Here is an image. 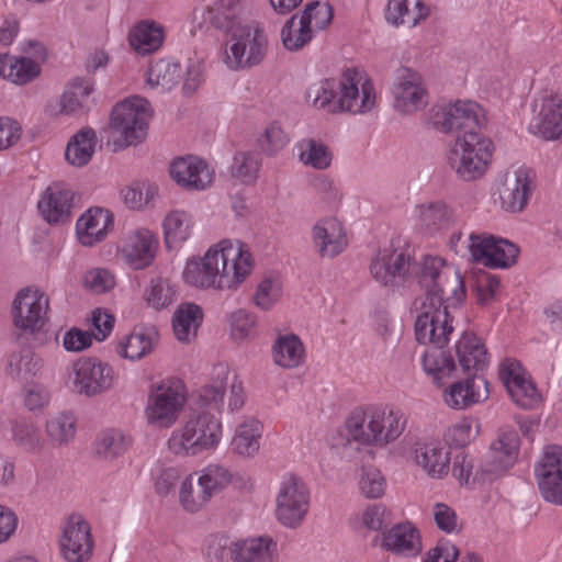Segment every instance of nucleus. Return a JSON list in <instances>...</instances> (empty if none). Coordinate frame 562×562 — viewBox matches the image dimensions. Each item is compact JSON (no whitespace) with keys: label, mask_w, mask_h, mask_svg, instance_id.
<instances>
[{"label":"nucleus","mask_w":562,"mask_h":562,"mask_svg":"<svg viewBox=\"0 0 562 562\" xmlns=\"http://www.w3.org/2000/svg\"><path fill=\"white\" fill-rule=\"evenodd\" d=\"M415 273L426 295L416 306L420 311L414 326L416 340L446 346L467 295L463 279L453 266L438 257H425Z\"/></svg>","instance_id":"nucleus-1"},{"label":"nucleus","mask_w":562,"mask_h":562,"mask_svg":"<svg viewBox=\"0 0 562 562\" xmlns=\"http://www.w3.org/2000/svg\"><path fill=\"white\" fill-rule=\"evenodd\" d=\"M60 547L68 562L88 560L93 548L89 524L78 515L70 516L64 528Z\"/></svg>","instance_id":"nucleus-20"},{"label":"nucleus","mask_w":562,"mask_h":562,"mask_svg":"<svg viewBox=\"0 0 562 562\" xmlns=\"http://www.w3.org/2000/svg\"><path fill=\"white\" fill-rule=\"evenodd\" d=\"M280 296V286L271 279H265L258 285L254 295L255 304L262 308L269 310Z\"/></svg>","instance_id":"nucleus-63"},{"label":"nucleus","mask_w":562,"mask_h":562,"mask_svg":"<svg viewBox=\"0 0 562 562\" xmlns=\"http://www.w3.org/2000/svg\"><path fill=\"white\" fill-rule=\"evenodd\" d=\"M394 108L404 114L423 109L427 104V92L419 72L400 67L394 75L392 85Z\"/></svg>","instance_id":"nucleus-14"},{"label":"nucleus","mask_w":562,"mask_h":562,"mask_svg":"<svg viewBox=\"0 0 562 562\" xmlns=\"http://www.w3.org/2000/svg\"><path fill=\"white\" fill-rule=\"evenodd\" d=\"M432 126L442 133L463 132L462 136L479 133L485 123V115L480 104L473 101L435 105L430 111Z\"/></svg>","instance_id":"nucleus-9"},{"label":"nucleus","mask_w":562,"mask_h":562,"mask_svg":"<svg viewBox=\"0 0 562 562\" xmlns=\"http://www.w3.org/2000/svg\"><path fill=\"white\" fill-rule=\"evenodd\" d=\"M74 192L64 184L54 183L43 193L37 207L49 224H64L70 220Z\"/></svg>","instance_id":"nucleus-23"},{"label":"nucleus","mask_w":562,"mask_h":562,"mask_svg":"<svg viewBox=\"0 0 562 562\" xmlns=\"http://www.w3.org/2000/svg\"><path fill=\"white\" fill-rule=\"evenodd\" d=\"M499 378L507 389L512 400L524 409L535 408L541 401L536 385L526 378V372L519 361L506 359L501 364Z\"/></svg>","instance_id":"nucleus-17"},{"label":"nucleus","mask_w":562,"mask_h":562,"mask_svg":"<svg viewBox=\"0 0 562 562\" xmlns=\"http://www.w3.org/2000/svg\"><path fill=\"white\" fill-rule=\"evenodd\" d=\"M155 336V331L132 333L125 342L119 345L117 353L131 360H139L153 350Z\"/></svg>","instance_id":"nucleus-47"},{"label":"nucleus","mask_w":562,"mask_h":562,"mask_svg":"<svg viewBox=\"0 0 562 562\" xmlns=\"http://www.w3.org/2000/svg\"><path fill=\"white\" fill-rule=\"evenodd\" d=\"M231 40L233 43L226 49L224 61L232 70L250 69L267 56L269 41L257 23L237 29Z\"/></svg>","instance_id":"nucleus-8"},{"label":"nucleus","mask_w":562,"mask_h":562,"mask_svg":"<svg viewBox=\"0 0 562 562\" xmlns=\"http://www.w3.org/2000/svg\"><path fill=\"white\" fill-rule=\"evenodd\" d=\"M204 19L216 30L231 34V36L233 33H237V29L247 24L240 0H217L207 9Z\"/></svg>","instance_id":"nucleus-28"},{"label":"nucleus","mask_w":562,"mask_h":562,"mask_svg":"<svg viewBox=\"0 0 562 562\" xmlns=\"http://www.w3.org/2000/svg\"><path fill=\"white\" fill-rule=\"evenodd\" d=\"M97 145V134L91 127H85L69 139L65 157L66 160L77 167L86 166L92 158Z\"/></svg>","instance_id":"nucleus-37"},{"label":"nucleus","mask_w":562,"mask_h":562,"mask_svg":"<svg viewBox=\"0 0 562 562\" xmlns=\"http://www.w3.org/2000/svg\"><path fill=\"white\" fill-rule=\"evenodd\" d=\"M113 225V215L104 209L91 207L77 221L76 234L81 245L92 247L103 240Z\"/></svg>","instance_id":"nucleus-25"},{"label":"nucleus","mask_w":562,"mask_h":562,"mask_svg":"<svg viewBox=\"0 0 562 562\" xmlns=\"http://www.w3.org/2000/svg\"><path fill=\"white\" fill-rule=\"evenodd\" d=\"M456 355L462 371L473 375L483 371L488 362L487 350L474 333L464 331L456 345Z\"/></svg>","instance_id":"nucleus-26"},{"label":"nucleus","mask_w":562,"mask_h":562,"mask_svg":"<svg viewBox=\"0 0 562 562\" xmlns=\"http://www.w3.org/2000/svg\"><path fill=\"white\" fill-rule=\"evenodd\" d=\"M75 390L86 396H94L110 390L114 384L113 369L97 359H86L75 367Z\"/></svg>","instance_id":"nucleus-19"},{"label":"nucleus","mask_w":562,"mask_h":562,"mask_svg":"<svg viewBox=\"0 0 562 562\" xmlns=\"http://www.w3.org/2000/svg\"><path fill=\"white\" fill-rule=\"evenodd\" d=\"M147 75V82L151 87H159L161 91H170L181 80L182 68L179 63L159 59L149 66Z\"/></svg>","instance_id":"nucleus-42"},{"label":"nucleus","mask_w":562,"mask_h":562,"mask_svg":"<svg viewBox=\"0 0 562 562\" xmlns=\"http://www.w3.org/2000/svg\"><path fill=\"white\" fill-rule=\"evenodd\" d=\"M251 254L239 241L224 239L211 247L200 260L188 261L184 281L193 286L235 289L250 273Z\"/></svg>","instance_id":"nucleus-3"},{"label":"nucleus","mask_w":562,"mask_h":562,"mask_svg":"<svg viewBox=\"0 0 562 562\" xmlns=\"http://www.w3.org/2000/svg\"><path fill=\"white\" fill-rule=\"evenodd\" d=\"M358 72L348 68L340 80L326 79L319 86L311 87L306 94L313 99V104L326 110L328 113L350 112L363 114L370 112L375 105V92L370 80L361 85L359 93Z\"/></svg>","instance_id":"nucleus-4"},{"label":"nucleus","mask_w":562,"mask_h":562,"mask_svg":"<svg viewBox=\"0 0 562 562\" xmlns=\"http://www.w3.org/2000/svg\"><path fill=\"white\" fill-rule=\"evenodd\" d=\"M176 290L167 279L156 278L150 282L146 292V300L150 306L161 310L169 306L176 300Z\"/></svg>","instance_id":"nucleus-52"},{"label":"nucleus","mask_w":562,"mask_h":562,"mask_svg":"<svg viewBox=\"0 0 562 562\" xmlns=\"http://www.w3.org/2000/svg\"><path fill=\"white\" fill-rule=\"evenodd\" d=\"M434 519L437 527L447 533L458 530V518L456 512L443 503L435 504Z\"/></svg>","instance_id":"nucleus-64"},{"label":"nucleus","mask_w":562,"mask_h":562,"mask_svg":"<svg viewBox=\"0 0 562 562\" xmlns=\"http://www.w3.org/2000/svg\"><path fill=\"white\" fill-rule=\"evenodd\" d=\"M259 170V161L256 155L250 153H238L231 166L233 177L240 179L244 183L255 181Z\"/></svg>","instance_id":"nucleus-55"},{"label":"nucleus","mask_w":562,"mask_h":562,"mask_svg":"<svg viewBox=\"0 0 562 562\" xmlns=\"http://www.w3.org/2000/svg\"><path fill=\"white\" fill-rule=\"evenodd\" d=\"M420 226L429 232L449 228L456 222V214L442 201H434L418 206Z\"/></svg>","instance_id":"nucleus-38"},{"label":"nucleus","mask_w":562,"mask_h":562,"mask_svg":"<svg viewBox=\"0 0 562 562\" xmlns=\"http://www.w3.org/2000/svg\"><path fill=\"white\" fill-rule=\"evenodd\" d=\"M495 236L482 233V234H470L469 235V244L467 248L469 249L472 258L476 262L487 261V256L491 254L492 244L494 243Z\"/></svg>","instance_id":"nucleus-61"},{"label":"nucleus","mask_w":562,"mask_h":562,"mask_svg":"<svg viewBox=\"0 0 562 562\" xmlns=\"http://www.w3.org/2000/svg\"><path fill=\"white\" fill-rule=\"evenodd\" d=\"M536 133L544 139H558L562 136V93L542 100Z\"/></svg>","instance_id":"nucleus-31"},{"label":"nucleus","mask_w":562,"mask_h":562,"mask_svg":"<svg viewBox=\"0 0 562 562\" xmlns=\"http://www.w3.org/2000/svg\"><path fill=\"white\" fill-rule=\"evenodd\" d=\"M301 160L316 169H326L330 166L331 154L328 148L314 139L307 140V150L301 153Z\"/></svg>","instance_id":"nucleus-59"},{"label":"nucleus","mask_w":562,"mask_h":562,"mask_svg":"<svg viewBox=\"0 0 562 562\" xmlns=\"http://www.w3.org/2000/svg\"><path fill=\"white\" fill-rule=\"evenodd\" d=\"M487 381L476 374L453 383L445 393V402L454 409H464L488 397Z\"/></svg>","instance_id":"nucleus-24"},{"label":"nucleus","mask_w":562,"mask_h":562,"mask_svg":"<svg viewBox=\"0 0 562 562\" xmlns=\"http://www.w3.org/2000/svg\"><path fill=\"white\" fill-rule=\"evenodd\" d=\"M305 356V348L295 334L280 335L272 346V358L277 366L292 369L299 367Z\"/></svg>","instance_id":"nucleus-34"},{"label":"nucleus","mask_w":562,"mask_h":562,"mask_svg":"<svg viewBox=\"0 0 562 562\" xmlns=\"http://www.w3.org/2000/svg\"><path fill=\"white\" fill-rule=\"evenodd\" d=\"M156 245L157 241L149 231H137L128 236L124 252L135 269H143L154 259Z\"/></svg>","instance_id":"nucleus-33"},{"label":"nucleus","mask_w":562,"mask_h":562,"mask_svg":"<svg viewBox=\"0 0 562 562\" xmlns=\"http://www.w3.org/2000/svg\"><path fill=\"white\" fill-rule=\"evenodd\" d=\"M313 36V30L296 14L291 16L281 31L283 45L286 49L296 52L303 48Z\"/></svg>","instance_id":"nucleus-44"},{"label":"nucleus","mask_w":562,"mask_h":562,"mask_svg":"<svg viewBox=\"0 0 562 562\" xmlns=\"http://www.w3.org/2000/svg\"><path fill=\"white\" fill-rule=\"evenodd\" d=\"M539 492L544 501L562 505V447L547 446L535 467Z\"/></svg>","instance_id":"nucleus-13"},{"label":"nucleus","mask_w":562,"mask_h":562,"mask_svg":"<svg viewBox=\"0 0 562 562\" xmlns=\"http://www.w3.org/2000/svg\"><path fill=\"white\" fill-rule=\"evenodd\" d=\"M519 442L518 434L514 429L501 431L481 463V477L493 481L506 473L516 462Z\"/></svg>","instance_id":"nucleus-15"},{"label":"nucleus","mask_w":562,"mask_h":562,"mask_svg":"<svg viewBox=\"0 0 562 562\" xmlns=\"http://www.w3.org/2000/svg\"><path fill=\"white\" fill-rule=\"evenodd\" d=\"M288 143L286 134L276 123L270 124L261 138L259 145L261 149L268 155H274L278 150L282 149Z\"/></svg>","instance_id":"nucleus-62"},{"label":"nucleus","mask_w":562,"mask_h":562,"mask_svg":"<svg viewBox=\"0 0 562 562\" xmlns=\"http://www.w3.org/2000/svg\"><path fill=\"white\" fill-rule=\"evenodd\" d=\"M169 171L171 178L184 188L200 190L212 181L206 164L198 157L178 158Z\"/></svg>","instance_id":"nucleus-27"},{"label":"nucleus","mask_w":562,"mask_h":562,"mask_svg":"<svg viewBox=\"0 0 562 562\" xmlns=\"http://www.w3.org/2000/svg\"><path fill=\"white\" fill-rule=\"evenodd\" d=\"M494 144L480 133L457 136L448 153V164L457 177L463 181H474L486 172L492 161Z\"/></svg>","instance_id":"nucleus-6"},{"label":"nucleus","mask_w":562,"mask_h":562,"mask_svg":"<svg viewBox=\"0 0 562 562\" xmlns=\"http://www.w3.org/2000/svg\"><path fill=\"white\" fill-rule=\"evenodd\" d=\"M477 432V426L473 427L472 422L464 419L449 427L443 438L449 447L463 448L476 437Z\"/></svg>","instance_id":"nucleus-57"},{"label":"nucleus","mask_w":562,"mask_h":562,"mask_svg":"<svg viewBox=\"0 0 562 562\" xmlns=\"http://www.w3.org/2000/svg\"><path fill=\"white\" fill-rule=\"evenodd\" d=\"M132 439L116 429L101 434L95 443V454L105 460H112L123 454L131 446Z\"/></svg>","instance_id":"nucleus-46"},{"label":"nucleus","mask_w":562,"mask_h":562,"mask_svg":"<svg viewBox=\"0 0 562 562\" xmlns=\"http://www.w3.org/2000/svg\"><path fill=\"white\" fill-rule=\"evenodd\" d=\"M203 321L202 307L195 303L180 304L172 317V328L176 338L189 342L191 336H196L198 328Z\"/></svg>","instance_id":"nucleus-35"},{"label":"nucleus","mask_w":562,"mask_h":562,"mask_svg":"<svg viewBox=\"0 0 562 562\" xmlns=\"http://www.w3.org/2000/svg\"><path fill=\"white\" fill-rule=\"evenodd\" d=\"M183 404L184 395L181 383L177 381L161 382L149 396L146 409L148 420L160 427H169L177 420Z\"/></svg>","instance_id":"nucleus-12"},{"label":"nucleus","mask_w":562,"mask_h":562,"mask_svg":"<svg viewBox=\"0 0 562 562\" xmlns=\"http://www.w3.org/2000/svg\"><path fill=\"white\" fill-rule=\"evenodd\" d=\"M430 13L423 0H389L385 20L395 26L414 27Z\"/></svg>","instance_id":"nucleus-30"},{"label":"nucleus","mask_w":562,"mask_h":562,"mask_svg":"<svg viewBox=\"0 0 562 562\" xmlns=\"http://www.w3.org/2000/svg\"><path fill=\"white\" fill-rule=\"evenodd\" d=\"M48 296L40 290L23 289L12 303L14 326L22 333L34 334L47 322Z\"/></svg>","instance_id":"nucleus-11"},{"label":"nucleus","mask_w":562,"mask_h":562,"mask_svg":"<svg viewBox=\"0 0 562 562\" xmlns=\"http://www.w3.org/2000/svg\"><path fill=\"white\" fill-rule=\"evenodd\" d=\"M312 234L314 246L322 258H334L340 255L348 245L342 224L334 217L319 220L314 225Z\"/></svg>","instance_id":"nucleus-22"},{"label":"nucleus","mask_w":562,"mask_h":562,"mask_svg":"<svg viewBox=\"0 0 562 562\" xmlns=\"http://www.w3.org/2000/svg\"><path fill=\"white\" fill-rule=\"evenodd\" d=\"M261 434V423L255 418H247L236 428L232 440L233 450L243 457H254L260 449Z\"/></svg>","instance_id":"nucleus-40"},{"label":"nucleus","mask_w":562,"mask_h":562,"mask_svg":"<svg viewBox=\"0 0 562 562\" xmlns=\"http://www.w3.org/2000/svg\"><path fill=\"white\" fill-rule=\"evenodd\" d=\"M301 18L313 31H322L331 23L334 9L328 2L312 1L305 5Z\"/></svg>","instance_id":"nucleus-51"},{"label":"nucleus","mask_w":562,"mask_h":562,"mask_svg":"<svg viewBox=\"0 0 562 562\" xmlns=\"http://www.w3.org/2000/svg\"><path fill=\"white\" fill-rule=\"evenodd\" d=\"M419 344L423 345L422 342ZM427 344L431 345V342H426L425 345ZM432 346L435 347V350L431 351L425 349H415L412 358L414 359V357L418 355L422 360L423 368L428 374L436 375L438 373L452 372L456 369L453 357L441 350L445 346L438 347L434 344Z\"/></svg>","instance_id":"nucleus-45"},{"label":"nucleus","mask_w":562,"mask_h":562,"mask_svg":"<svg viewBox=\"0 0 562 562\" xmlns=\"http://www.w3.org/2000/svg\"><path fill=\"white\" fill-rule=\"evenodd\" d=\"M93 87L85 79L77 78L60 97L61 113L71 114L78 110L89 109V99Z\"/></svg>","instance_id":"nucleus-43"},{"label":"nucleus","mask_w":562,"mask_h":562,"mask_svg":"<svg viewBox=\"0 0 562 562\" xmlns=\"http://www.w3.org/2000/svg\"><path fill=\"white\" fill-rule=\"evenodd\" d=\"M276 547L270 537H259L233 543L231 554L235 562H273Z\"/></svg>","instance_id":"nucleus-32"},{"label":"nucleus","mask_w":562,"mask_h":562,"mask_svg":"<svg viewBox=\"0 0 562 562\" xmlns=\"http://www.w3.org/2000/svg\"><path fill=\"white\" fill-rule=\"evenodd\" d=\"M164 41V30L155 22H140L130 33L131 46L142 55L157 50Z\"/></svg>","instance_id":"nucleus-41"},{"label":"nucleus","mask_w":562,"mask_h":562,"mask_svg":"<svg viewBox=\"0 0 562 562\" xmlns=\"http://www.w3.org/2000/svg\"><path fill=\"white\" fill-rule=\"evenodd\" d=\"M41 64L26 56L14 57L9 67V80L15 85H26L41 75Z\"/></svg>","instance_id":"nucleus-53"},{"label":"nucleus","mask_w":562,"mask_h":562,"mask_svg":"<svg viewBox=\"0 0 562 562\" xmlns=\"http://www.w3.org/2000/svg\"><path fill=\"white\" fill-rule=\"evenodd\" d=\"M165 243L170 249L178 243L189 238V222L187 215L181 212H171L164 221Z\"/></svg>","instance_id":"nucleus-50"},{"label":"nucleus","mask_w":562,"mask_h":562,"mask_svg":"<svg viewBox=\"0 0 562 562\" xmlns=\"http://www.w3.org/2000/svg\"><path fill=\"white\" fill-rule=\"evenodd\" d=\"M150 103L133 97L117 103L111 112V128L120 135L114 144L120 148L137 145L147 136Z\"/></svg>","instance_id":"nucleus-7"},{"label":"nucleus","mask_w":562,"mask_h":562,"mask_svg":"<svg viewBox=\"0 0 562 562\" xmlns=\"http://www.w3.org/2000/svg\"><path fill=\"white\" fill-rule=\"evenodd\" d=\"M13 439L25 451H35L41 446L40 436L33 423L18 419L12 428Z\"/></svg>","instance_id":"nucleus-56"},{"label":"nucleus","mask_w":562,"mask_h":562,"mask_svg":"<svg viewBox=\"0 0 562 562\" xmlns=\"http://www.w3.org/2000/svg\"><path fill=\"white\" fill-rule=\"evenodd\" d=\"M255 316L246 310H238L232 313L229 316V324L231 334L234 340L241 341L247 338L255 325Z\"/></svg>","instance_id":"nucleus-60"},{"label":"nucleus","mask_w":562,"mask_h":562,"mask_svg":"<svg viewBox=\"0 0 562 562\" xmlns=\"http://www.w3.org/2000/svg\"><path fill=\"white\" fill-rule=\"evenodd\" d=\"M382 547L396 554L416 555L422 551L419 531L409 521L397 524L384 533Z\"/></svg>","instance_id":"nucleus-29"},{"label":"nucleus","mask_w":562,"mask_h":562,"mask_svg":"<svg viewBox=\"0 0 562 562\" xmlns=\"http://www.w3.org/2000/svg\"><path fill=\"white\" fill-rule=\"evenodd\" d=\"M491 254L487 256L485 266L491 269H506L516 263L519 255V248L512 241L505 238H494L491 245Z\"/></svg>","instance_id":"nucleus-48"},{"label":"nucleus","mask_w":562,"mask_h":562,"mask_svg":"<svg viewBox=\"0 0 562 562\" xmlns=\"http://www.w3.org/2000/svg\"><path fill=\"white\" fill-rule=\"evenodd\" d=\"M531 195L530 172L525 167L507 171L499 191L502 209L510 213L524 211Z\"/></svg>","instance_id":"nucleus-21"},{"label":"nucleus","mask_w":562,"mask_h":562,"mask_svg":"<svg viewBox=\"0 0 562 562\" xmlns=\"http://www.w3.org/2000/svg\"><path fill=\"white\" fill-rule=\"evenodd\" d=\"M473 459L462 450H459L452 464V475L460 482V484H470V480L475 483L476 481L483 480L481 477V467L473 472Z\"/></svg>","instance_id":"nucleus-58"},{"label":"nucleus","mask_w":562,"mask_h":562,"mask_svg":"<svg viewBox=\"0 0 562 562\" xmlns=\"http://www.w3.org/2000/svg\"><path fill=\"white\" fill-rule=\"evenodd\" d=\"M229 375L227 367L217 366L212 383L199 390L196 404L201 411H192L182 429L172 432L168 440L172 453L195 456L220 443L222 423L205 409H221Z\"/></svg>","instance_id":"nucleus-2"},{"label":"nucleus","mask_w":562,"mask_h":562,"mask_svg":"<svg viewBox=\"0 0 562 562\" xmlns=\"http://www.w3.org/2000/svg\"><path fill=\"white\" fill-rule=\"evenodd\" d=\"M229 482L228 472L220 465L206 468L193 486L189 480L181 484L180 501L184 509L196 512L213 495Z\"/></svg>","instance_id":"nucleus-16"},{"label":"nucleus","mask_w":562,"mask_h":562,"mask_svg":"<svg viewBox=\"0 0 562 562\" xmlns=\"http://www.w3.org/2000/svg\"><path fill=\"white\" fill-rule=\"evenodd\" d=\"M417 263H412L411 257L395 249L381 250L370 266L374 280L384 286L398 285L407 276L415 273Z\"/></svg>","instance_id":"nucleus-18"},{"label":"nucleus","mask_w":562,"mask_h":562,"mask_svg":"<svg viewBox=\"0 0 562 562\" xmlns=\"http://www.w3.org/2000/svg\"><path fill=\"white\" fill-rule=\"evenodd\" d=\"M406 420L393 409L358 407L346 420L348 439L363 446L384 447L404 431Z\"/></svg>","instance_id":"nucleus-5"},{"label":"nucleus","mask_w":562,"mask_h":562,"mask_svg":"<svg viewBox=\"0 0 562 562\" xmlns=\"http://www.w3.org/2000/svg\"><path fill=\"white\" fill-rule=\"evenodd\" d=\"M310 507V492L296 475L283 477L277 495L276 517L285 527L296 528L304 520Z\"/></svg>","instance_id":"nucleus-10"},{"label":"nucleus","mask_w":562,"mask_h":562,"mask_svg":"<svg viewBox=\"0 0 562 562\" xmlns=\"http://www.w3.org/2000/svg\"><path fill=\"white\" fill-rule=\"evenodd\" d=\"M46 432L53 443H67L75 437L76 419L70 414L56 415L47 420Z\"/></svg>","instance_id":"nucleus-49"},{"label":"nucleus","mask_w":562,"mask_h":562,"mask_svg":"<svg viewBox=\"0 0 562 562\" xmlns=\"http://www.w3.org/2000/svg\"><path fill=\"white\" fill-rule=\"evenodd\" d=\"M359 488L367 498L381 497L386 488V482L380 470L374 467H362L359 477Z\"/></svg>","instance_id":"nucleus-54"},{"label":"nucleus","mask_w":562,"mask_h":562,"mask_svg":"<svg viewBox=\"0 0 562 562\" xmlns=\"http://www.w3.org/2000/svg\"><path fill=\"white\" fill-rule=\"evenodd\" d=\"M415 461L431 477L440 479L449 472L450 452L438 445H423L415 449Z\"/></svg>","instance_id":"nucleus-36"},{"label":"nucleus","mask_w":562,"mask_h":562,"mask_svg":"<svg viewBox=\"0 0 562 562\" xmlns=\"http://www.w3.org/2000/svg\"><path fill=\"white\" fill-rule=\"evenodd\" d=\"M42 368V359L30 348H23L9 357L7 374L21 383L29 382Z\"/></svg>","instance_id":"nucleus-39"}]
</instances>
